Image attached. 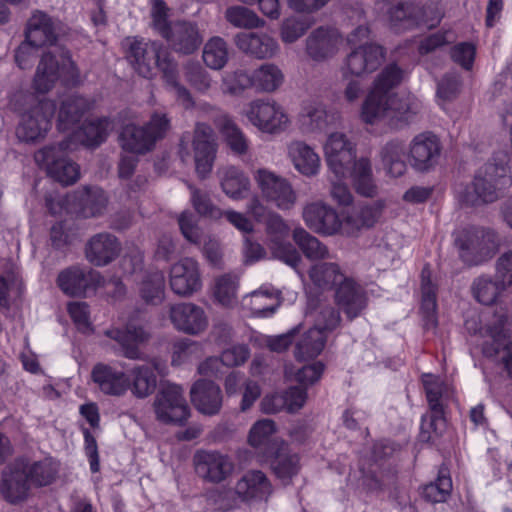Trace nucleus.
I'll use <instances>...</instances> for the list:
<instances>
[{
	"label": "nucleus",
	"mask_w": 512,
	"mask_h": 512,
	"mask_svg": "<svg viewBox=\"0 0 512 512\" xmlns=\"http://www.w3.org/2000/svg\"><path fill=\"white\" fill-rule=\"evenodd\" d=\"M122 46L128 62L139 75L151 78L158 68L178 103L185 108L193 106L190 92L177 81L176 64L166 49L157 42L144 41L136 37L124 39Z\"/></svg>",
	"instance_id": "nucleus-1"
},
{
	"label": "nucleus",
	"mask_w": 512,
	"mask_h": 512,
	"mask_svg": "<svg viewBox=\"0 0 512 512\" xmlns=\"http://www.w3.org/2000/svg\"><path fill=\"white\" fill-rule=\"evenodd\" d=\"M58 472L59 463L52 458H45L32 464L16 460L3 472L1 492L7 501L17 503L28 496L30 485H50Z\"/></svg>",
	"instance_id": "nucleus-2"
},
{
	"label": "nucleus",
	"mask_w": 512,
	"mask_h": 512,
	"mask_svg": "<svg viewBox=\"0 0 512 512\" xmlns=\"http://www.w3.org/2000/svg\"><path fill=\"white\" fill-rule=\"evenodd\" d=\"M217 154V143L212 128L197 123L193 134L185 133L179 144L178 155L184 164L195 165L196 174L204 179L212 171Z\"/></svg>",
	"instance_id": "nucleus-3"
},
{
	"label": "nucleus",
	"mask_w": 512,
	"mask_h": 512,
	"mask_svg": "<svg viewBox=\"0 0 512 512\" xmlns=\"http://www.w3.org/2000/svg\"><path fill=\"white\" fill-rule=\"evenodd\" d=\"M454 245L459 258L466 265L477 266L495 255L500 246V239L492 229L472 226L455 234Z\"/></svg>",
	"instance_id": "nucleus-4"
},
{
	"label": "nucleus",
	"mask_w": 512,
	"mask_h": 512,
	"mask_svg": "<svg viewBox=\"0 0 512 512\" xmlns=\"http://www.w3.org/2000/svg\"><path fill=\"white\" fill-rule=\"evenodd\" d=\"M512 183L508 168L502 164L487 163L475 175L463 193V201L471 206L493 203Z\"/></svg>",
	"instance_id": "nucleus-5"
},
{
	"label": "nucleus",
	"mask_w": 512,
	"mask_h": 512,
	"mask_svg": "<svg viewBox=\"0 0 512 512\" xmlns=\"http://www.w3.org/2000/svg\"><path fill=\"white\" fill-rule=\"evenodd\" d=\"M57 81L65 85H75L79 82V73L69 53L62 48L54 47L40 60L34 78V88L37 92L45 93Z\"/></svg>",
	"instance_id": "nucleus-6"
},
{
	"label": "nucleus",
	"mask_w": 512,
	"mask_h": 512,
	"mask_svg": "<svg viewBox=\"0 0 512 512\" xmlns=\"http://www.w3.org/2000/svg\"><path fill=\"white\" fill-rule=\"evenodd\" d=\"M243 115L252 126L268 135L282 134L292 125V117L286 107L272 98L250 101Z\"/></svg>",
	"instance_id": "nucleus-7"
},
{
	"label": "nucleus",
	"mask_w": 512,
	"mask_h": 512,
	"mask_svg": "<svg viewBox=\"0 0 512 512\" xmlns=\"http://www.w3.org/2000/svg\"><path fill=\"white\" fill-rule=\"evenodd\" d=\"M272 490L270 481L261 471H249L237 482L234 489H224L211 493L210 498L220 509L226 510L239 501L266 499Z\"/></svg>",
	"instance_id": "nucleus-8"
},
{
	"label": "nucleus",
	"mask_w": 512,
	"mask_h": 512,
	"mask_svg": "<svg viewBox=\"0 0 512 512\" xmlns=\"http://www.w3.org/2000/svg\"><path fill=\"white\" fill-rule=\"evenodd\" d=\"M170 128V120L164 113H154L150 121L143 127L133 124L126 125L120 135V143L124 151L143 154L153 148Z\"/></svg>",
	"instance_id": "nucleus-9"
},
{
	"label": "nucleus",
	"mask_w": 512,
	"mask_h": 512,
	"mask_svg": "<svg viewBox=\"0 0 512 512\" xmlns=\"http://www.w3.org/2000/svg\"><path fill=\"white\" fill-rule=\"evenodd\" d=\"M156 418L163 423L183 424L190 416V408L184 397V390L174 383H163L154 403Z\"/></svg>",
	"instance_id": "nucleus-10"
},
{
	"label": "nucleus",
	"mask_w": 512,
	"mask_h": 512,
	"mask_svg": "<svg viewBox=\"0 0 512 512\" xmlns=\"http://www.w3.org/2000/svg\"><path fill=\"white\" fill-rule=\"evenodd\" d=\"M254 181L262 197L280 210L294 207L297 195L289 181L267 168H259L253 173Z\"/></svg>",
	"instance_id": "nucleus-11"
},
{
	"label": "nucleus",
	"mask_w": 512,
	"mask_h": 512,
	"mask_svg": "<svg viewBox=\"0 0 512 512\" xmlns=\"http://www.w3.org/2000/svg\"><path fill=\"white\" fill-rule=\"evenodd\" d=\"M69 147V143L62 142L59 145L44 147L34 156L37 164L63 185L73 184L80 175L78 165L64 157V151Z\"/></svg>",
	"instance_id": "nucleus-12"
},
{
	"label": "nucleus",
	"mask_w": 512,
	"mask_h": 512,
	"mask_svg": "<svg viewBox=\"0 0 512 512\" xmlns=\"http://www.w3.org/2000/svg\"><path fill=\"white\" fill-rule=\"evenodd\" d=\"M54 112L55 104L51 100H42L24 112L16 128L17 138L26 143L42 140L50 129Z\"/></svg>",
	"instance_id": "nucleus-13"
},
{
	"label": "nucleus",
	"mask_w": 512,
	"mask_h": 512,
	"mask_svg": "<svg viewBox=\"0 0 512 512\" xmlns=\"http://www.w3.org/2000/svg\"><path fill=\"white\" fill-rule=\"evenodd\" d=\"M169 285L174 294L190 297L202 289L200 265L192 257H183L171 265Z\"/></svg>",
	"instance_id": "nucleus-14"
},
{
	"label": "nucleus",
	"mask_w": 512,
	"mask_h": 512,
	"mask_svg": "<svg viewBox=\"0 0 512 512\" xmlns=\"http://www.w3.org/2000/svg\"><path fill=\"white\" fill-rule=\"evenodd\" d=\"M92 382L105 395L120 397L129 391L131 379L120 362L98 363L91 371Z\"/></svg>",
	"instance_id": "nucleus-15"
},
{
	"label": "nucleus",
	"mask_w": 512,
	"mask_h": 512,
	"mask_svg": "<svg viewBox=\"0 0 512 512\" xmlns=\"http://www.w3.org/2000/svg\"><path fill=\"white\" fill-rule=\"evenodd\" d=\"M441 151L440 139L432 132H422L411 140L408 160L416 171L427 172L438 164Z\"/></svg>",
	"instance_id": "nucleus-16"
},
{
	"label": "nucleus",
	"mask_w": 512,
	"mask_h": 512,
	"mask_svg": "<svg viewBox=\"0 0 512 512\" xmlns=\"http://www.w3.org/2000/svg\"><path fill=\"white\" fill-rule=\"evenodd\" d=\"M56 40L52 19L41 11H35L27 23L26 40L16 50V59L23 63V54L33 50V46L53 45Z\"/></svg>",
	"instance_id": "nucleus-17"
},
{
	"label": "nucleus",
	"mask_w": 512,
	"mask_h": 512,
	"mask_svg": "<svg viewBox=\"0 0 512 512\" xmlns=\"http://www.w3.org/2000/svg\"><path fill=\"white\" fill-rule=\"evenodd\" d=\"M105 334L115 340L121 347L123 356L131 359H142V352L139 345L145 343L150 338V331L143 320L131 318L125 327V330L112 328Z\"/></svg>",
	"instance_id": "nucleus-18"
},
{
	"label": "nucleus",
	"mask_w": 512,
	"mask_h": 512,
	"mask_svg": "<svg viewBox=\"0 0 512 512\" xmlns=\"http://www.w3.org/2000/svg\"><path fill=\"white\" fill-rule=\"evenodd\" d=\"M328 168L336 178L342 179L348 174L355 159L353 144L342 133H332L324 147Z\"/></svg>",
	"instance_id": "nucleus-19"
},
{
	"label": "nucleus",
	"mask_w": 512,
	"mask_h": 512,
	"mask_svg": "<svg viewBox=\"0 0 512 512\" xmlns=\"http://www.w3.org/2000/svg\"><path fill=\"white\" fill-rule=\"evenodd\" d=\"M180 231L184 238L197 246H202V251L207 260L214 266L221 262L222 253L218 241L204 235L198 226L196 216L190 211L182 212L178 217Z\"/></svg>",
	"instance_id": "nucleus-20"
},
{
	"label": "nucleus",
	"mask_w": 512,
	"mask_h": 512,
	"mask_svg": "<svg viewBox=\"0 0 512 512\" xmlns=\"http://www.w3.org/2000/svg\"><path fill=\"white\" fill-rule=\"evenodd\" d=\"M169 319L177 331L188 335H198L208 327V318L203 308L191 302L171 305Z\"/></svg>",
	"instance_id": "nucleus-21"
},
{
	"label": "nucleus",
	"mask_w": 512,
	"mask_h": 512,
	"mask_svg": "<svg viewBox=\"0 0 512 512\" xmlns=\"http://www.w3.org/2000/svg\"><path fill=\"white\" fill-rule=\"evenodd\" d=\"M266 221V231L270 237L269 247L275 258L282 262L296 267L300 257L296 249L290 243H284L289 234V227L284 219L277 213H269Z\"/></svg>",
	"instance_id": "nucleus-22"
},
{
	"label": "nucleus",
	"mask_w": 512,
	"mask_h": 512,
	"mask_svg": "<svg viewBox=\"0 0 512 512\" xmlns=\"http://www.w3.org/2000/svg\"><path fill=\"white\" fill-rule=\"evenodd\" d=\"M197 473L211 482H221L234 470V463L229 456L216 451H201L194 456Z\"/></svg>",
	"instance_id": "nucleus-23"
},
{
	"label": "nucleus",
	"mask_w": 512,
	"mask_h": 512,
	"mask_svg": "<svg viewBox=\"0 0 512 512\" xmlns=\"http://www.w3.org/2000/svg\"><path fill=\"white\" fill-rule=\"evenodd\" d=\"M100 275L93 270L73 266L61 271L57 278L59 288L67 295L81 296L100 284Z\"/></svg>",
	"instance_id": "nucleus-24"
},
{
	"label": "nucleus",
	"mask_w": 512,
	"mask_h": 512,
	"mask_svg": "<svg viewBox=\"0 0 512 512\" xmlns=\"http://www.w3.org/2000/svg\"><path fill=\"white\" fill-rule=\"evenodd\" d=\"M386 208L384 200H377L359 206L344 216V235L357 236L362 230L373 228L381 219Z\"/></svg>",
	"instance_id": "nucleus-25"
},
{
	"label": "nucleus",
	"mask_w": 512,
	"mask_h": 512,
	"mask_svg": "<svg viewBox=\"0 0 512 512\" xmlns=\"http://www.w3.org/2000/svg\"><path fill=\"white\" fill-rule=\"evenodd\" d=\"M239 50L257 59H270L279 52L277 40L265 32H241L235 36Z\"/></svg>",
	"instance_id": "nucleus-26"
},
{
	"label": "nucleus",
	"mask_w": 512,
	"mask_h": 512,
	"mask_svg": "<svg viewBox=\"0 0 512 512\" xmlns=\"http://www.w3.org/2000/svg\"><path fill=\"white\" fill-rule=\"evenodd\" d=\"M190 397L196 410L203 415H216L222 407L221 389L212 381H196L191 387Z\"/></svg>",
	"instance_id": "nucleus-27"
},
{
	"label": "nucleus",
	"mask_w": 512,
	"mask_h": 512,
	"mask_svg": "<svg viewBox=\"0 0 512 512\" xmlns=\"http://www.w3.org/2000/svg\"><path fill=\"white\" fill-rule=\"evenodd\" d=\"M334 298L349 320L359 317L367 306L366 292L352 278L336 288Z\"/></svg>",
	"instance_id": "nucleus-28"
},
{
	"label": "nucleus",
	"mask_w": 512,
	"mask_h": 512,
	"mask_svg": "<svg viewBox=\"0 0 512 512\" xmlns=\"http://www.w3.org/2000/svg\"><path fill=\"white\" fill-rule=\"evenodd\" d=\"M217 177L222 192L233 201H241L250 192V179L246 173L233 165L220 167Z\"/></svg>",
	"instance_id": "nucleus-29"
},
{
	"label": "nucleus",
	"mask_w": 512,
	"mask_h": 512,
	"mask_svg": "<svg viewBox=\"0 0 512 512\" xmlns=\"http://www.w3.org/2000/svg\"><path fill=\"white\" fill-rule=\"evenodd\" d=\"M154 370L160 375L166 373V366L157 360L151 364L136 365L130 370V389L137 398H145L153 393L157 385V377Z\"/></svg>",
	"instance_id": "nucleus-30"
},
{
	"label": "nucleus",
	"mask_w": 512,
	"mask_h": 512,
	"mask_svg": "<svg viewBox=\"0 0 512 512\" xmlns=\"http://www.w3.org/2000/svg\"><path fill=\"white\" fill-rule=\"evenodd\" d=\"M384 58L381 46L368 44L359 46L347 57L346 67L350 74L361 76L375 71Z\"/></svg>",
	"instance_id": "nucleus-31"
},
{
	"label": "nucleus",
	"mask_w": 512,
	"mask_h": 512,
	"mask_svg": "<svg viewBox=\"0 0 512 512\" xmlns=\"http://www.w3.org/2000/svg\"><path fill=\"white\" fill-rule=\"evenodd\" d=\"M422 383L432 412L430 425L434 427V431H437V424L444 422L443 399L450 396V388L438 376L433 374H423Z\"/></svg>",
	"instance_id": "nucleus-32"
},
{
	"label": "nucleus",
	"mask_w": 512,
	"mask_h": 512,
	"mask_svg": "<svg viewBox=\"0 0 512 512\" xmlns=\"http://www.w3.org/2000/svg\"><path fill=\"white\" fill-rule=\"evenodd\" d=\"M120 252L117 238L109 233L93 236L86 245V258L95 266H104L113 261Z\"/></svg>",
	"instance_id": "nucleus-33"
},
{
	"label": "nucleus",
	"mask_w": 512,
	"mask_h": 512,
	"mask_svg": "<svg viewBox=\"0 0 512 512\" xmlns=\"http://www.w3.org/2000/svg\"><path fill=\"white\" fill-rule=\"evenodd\" d=\"M113 123L106 119L85 120V122L73 130L66 143H79L87 147L100 145L113 130Z\"/></svg>",
	"instance_id": "nucleus-34"
},
{
	"label": "nucleus",
	"mask_w": 512,
	"mask_h": 512,
	"mask_svg": "<svg viewBox=\"0 0 512 512\" xmlns=\"http://www.w3.org/2000/svg\"><path fill=\"white\" fill-rule=\"evenodd\" d=\"M270 466L277 479L284 485L291 483L301 468L298 454L292 453L282 440L270 461Z\"/></svg>",
	"instance_id": "nucleus-35"
},
{
	"label": "nucleus",
	"mask_w": 512,
	"mask_h": 512,
	"mask_svg": "<svg viewBox=\"0 0 512 512\" xmlns=\"http://www.w3.org/2000/svg\"><path fill=\"white\" fill-rule=\"evenodd\" d=\"M305 401V391L302 388L292 387L282 394L266 395L261 402V406L265 413H276L281 410L295 412L304 405Z\"/></svg>",
	"instance_id": "nucleus-36"
},
{
	"label": "nucleus",
	"mask_w": 512,
	"mask_h": 512,
	"mask_svg": "<svg viewBox=\"0 0 512 512\" xmlns=\"http://www.w3.org/2000/svg\"><path fill=\"white\" fill-rule=\"evenodd\" d=\"M174 49L183 54L194 52L201 44L202 37L195 24L177 22L172 26L169 37H165Z\"/></svg>",
	"instance_id": "nucleus-37"
},
{
	"label": "nucleus",
	"mask_w": 512,
	"mask_h": 512,
	"mask_svg": "<svg viewBox=\"0 0 512 512\" xmlns=\"http://www.w3.org/2000/svg\"><path fill=\"white\" fill-rule=\"evenodd\" d=\"M91 107V103L77 95H70L62 101L58 113V128L62 131L74 129L84 113Z\"/></svg>",
	"instance_id": "nucleus-38"
},
{
	"label": "nucleus",
	"mask_w": 512,
	"mask_h": 512,
	"mask_svg": "<svg viewBox=\"0 0 512 512\" xmlns=\"http://www.w3.org/2000/svg\"><path fill=\"white\" fill-rule=\"evenodd\" d=\"M390 95L372 89L366 97L361 111L365 123L374 124L382 120L390 123Z\"/></svg>",
	"instance_id": "nucleus-39"
},
{
	"label": "nucleus",
	"mask_w": 512,
	"mask_h": 512,
	"mask_svg": "<svg viewBox=\"0 0 512 512\" xmlns=\"http://www.w3.org/2000/svg\"><path fill=\"white\" fill-rule=\"evenodd\" d=\"M405 144L394 139L387 142L380 150V158L384 170L392 177H400L405 174L407 164L405 162Z\"/></svg>",
	"instance_id": "nucleus-40"
},
{
	"label": "nucleus",
	"mask_w": 512,
	"mask_h": 512,
	"mask_svg": "<svg viewBox=\"0 0 512 512\" xmlns=\"http://www.w3.org/2000/svg\"><path fill=\"white\" fill-rule=\"evenodd\" d=\"M293 238L303 251L306 259L311 262L309 278L314 286L318 287L320 285V269L318 267L320 243L318 239L309 235L303 228L295 229Z\"/></svg>",
	"instance_id": "nucleus-41"
},
{
	"label": "nucleus",
	"mask_w": 512,
	"mask_h": 512,
	"mask_svg": "<svg viewBox=\"0 0 512 512\" xmlns=\"http://www.w3.org/2000/svg\"><path fill=\"white\" fill-rule=\"evenodd\" d=\"M421 313L425 328H434L436 319V288L431 282V270L425 266L421 272Z\"/></svg>",
	"instance_id": "nucleus-42"
},
{
	"label": "nucleus",
	"mask_w": 512,
	"mask_h": 512,
	"mask_svg": "<svg viewBox=\"0 0 512 512\" xmlns=\"http://www.w3.org/2000/svg\"><path fill=\"white\" fill-rule=\"evenodd\" d=\"M253 88L258 92L273 93L284 83L282 69L274 63H264L253 70Z\"/></svg>",
	"instance_id": "nucleus-43"
},
{
	"label": "nucleus",
	"mask_w": 512,
	"mask_h": 512,
	"mask_svg": "<svg viewBox=\"0 0 512 512\" xmlns=\"http://www.w3.org/2000/svg\"><path fill=\"white\" fill-rule=\"evenodd\" d=\"M348 172H350L353 186L358 194L369 198L377 194V186L369 159H354L352 169H349Z\"/></svg>",
	"instance_id": "nucleus-44"
},
{
	"label": "nucleus",
	"mask_w": 512,
	"mask_h": 512,
	"mask_svg": "<svg viewBox=\"0 0 512 512\" xmlns=\"http://www.w3.org/2000/svg\"><path fill=\"white\" fill-rule=\"evenodd\" d=\"M139 295L148 304L159 305L165 298V276L160 270L146 271L139 283Z\"/></svg>",
	"instance_id": "nucleus-45"
},
{
	"label": "nucleus",
	"mask_w": 512,
	"mask_h": 512,
	"mask_svg": "<svg viewBox=\"0 0 512 512\" xmlns=\"http://www.w3.org/2000/svg\"><path fill=\"white\" fill-rule=\"evenodd\" d=\"M297 124L304 134H313L320 129V99L318 95L304 98L297 115Z\"/></svg>",
	"instance_id": "nucleus-46"
},
{
	"label": "nucleus",
	"mask_w": 512,
	"mask_h": 512,
	"mask_svg": "<svg viewBox=\"0 0 512 512\" xmlns=\"http://www.w3.org/2000/svg\"><path fill=\"white\" fill-rule=\"evenodd\" d=\"M74 199L78 202V213L83 218L101 215L107 204L104 191L97 187L84 189Z\"/></svg>",
	"instance_id": "nucleus-47"
},
{
	"label": "nucleus",
	"mask_w": 512,
	"mask_h": 512,
	"mask_svg": "<svg viewBox=\"0 0 512 512\" xmlns=\"http://www.w3.org/2000/svg\"><path fill=\"white\" fill-rule=\"evenodd\" d=\"M220 133L229 148L236 154H244L248 150V140L242 130L226 114H222L216 121Z\"/></svg>",
	"instance_id": "nucleus-48"
},
{
	"label": "nucleus",
	"mask_w": 512,
	"mask_h": 512,
	"mask_svg": "<svg viewBox=\"0 0 512 512\" xmlns=\"http://www.w3.org/2000/svg\"><path fill=\"white\" fill-rule=\"evenodd\" d=\"M421 105L418 99L412 95H390V123H407L420 111Z\"/></svg>",
	"instance_id": "nucleus-49"
},
{
	"label": "nucleus",
	"mask_w": 512,
	"mask_h": 512,
	"mask_svg": "<svg viewBox=\"0 0 512 512\" xmlns=\"http://www.w3.org/2000/svg\"><path fill=\"white\" fill-rule=\"evenodd\" d=\"M289 155L300 173L313 175L317 172L319 157L310 146L303 142H294L289 146Z\"/></svg>",
	"instance_id": "nucleus-50"
},
{
	"label": "nucleus",
	"mask_w": 512,
	"mask_h": 512,
	"mask_svg": "<svg viewBox=\"0 0 512 512\" xmlns=\"http://www.w3.org/2000/svg\"><path fill=\"white\" fill-rule=\"evenodd\" d=\"M248 299L251 314L255 317H269L274 314L278 306L276 293L267 287H261L259 290L252 292L245 301Z\"/></svg>",
	"instance_id": "nucleus-51"
},
{
	"label": "nucleus",
	"mask_w": 512,
	"mask_h": 512,
	"mask_svg": "<svg viewBox=\"0 0 512 512\" xmlns=\"http://www.w3.org/2000/svg\"><path fill=\"white\" fill-rule=\"evenodd\" d=\"M444 17V6L440 0H429L424 5L414 2V26L436 27Z\"/></svg>",
	"instance_id": "nucleus-52"
},
{
	"label": "nucleus",
	"mask_w": 512,
	"mask_h": 512,
	"mask_svg": "<svg viewBox=\"0 0 512 512\" xmlns=\"http://www.w3.org/2000/svg\"><path fill=\"white\" fill-rule=\"evenodd\" d=\"M239 280L234 273H227L215 280L213 295L222 306L231 307L237 301Z\"/></svg>",
	"instance_id": "nucleus-53"
},
{
	"label": "nucleus",
	"mask_w": 512,
	"mask_h": 512,
	"mask_svg": "<svg viewBox=\"0 0 512 512\" xmlns=\"http://www.w3.org/2000/svg\"><path fill=\"white\" fill-rule=\"evenodd\" d=\"M452 490V480L446 469H440L437 479L422 488V497L431 503L445 502Z\"/></svg>",
	"instance_id": "nucleus-54"
},
{
	"label": "nucleus",
	"mask_w": 512,
	"mask_h": 512,
	"mask_svg": "<svg viewBox=\"0 0 512 512\" xmlns=\"http://www.w3.org/2000/svg\"><path fill=\"white\" fill-rule=\"evenodd\" d=\"M506 288L497 279L493 281L489 277H479L474 281L472 291L478 302L491 305L496 302Z\"/></svg>",
	"instance_id": "nucleus-55"
},
{
	"label": "nucleus",
	"mask_w": 512,
	"mask_h": 512,
	"mask_svg": "<svg viewBox=\"0 0 512 512\" xmlns=\"http://www.w3.org/2000/svg\"><path fill=\"white\" fill-rule=\"evenodd\" d=\"M320 353V327L305 332L296 344L295 356L299 361L314 360Z\"/></svg>",
	"instance_id": "nucleus-56"
},
{
	"label": "nucleus",
	"mask_w": 512,
	"mask_h": 512,
	"mask_svg": "<svg viewBox=\"0 0 512 512\" xmlns=\"http://www.w3.org/2000/svg\"><path fill=\"white\" fill-rule=\"evenodd\" d=\"M203 60L211 69H222L228 61V49L225 41L220 37L211 38L204 46Z\"/></svg>",
	"instance_id": "nucleus-57"
},
{
	"label": "nucleus",
	"mask_w": 512,
	"mask_h": 512,
	"mask_svg": "<svg viewBox=\"0 0 512 512\" xmlns=\"http://www.w3.org/2000/svg\"><path fill=\"white\" fill-rule=\"evenodd\" d=\"M22 290V281L17 272L0 274V307L8 309L11 301L18 297Z\"/></svg>",
	"instance_id": "nucleus-58"
},
{
	"label": "nucleus",
	"mask_w": 512,
	"mask_h": 512,
	"mask_svg": "<svg viewBox=\"0 0 512 512\" xmlns=\"http://www.w3.org/2000/svg\"><path fill=\"white\" fill-rule=\"evenodd\" d=\"M275 423L269 419H263L256 422L249 433V443L253 447H261L272 442L273 446H280V440L274 439L272 436L275 432Z\"/></svg>",
	"instance_id": "nucleus-59"
},
{
	"label": "nucleus",
	"mask_w": 512,
	"mask_h": 512,
	"mask_svg": "<svg viewBox=\"0 0 512 512\" xmlns=\"http://www.w3.org/2000/svg\"><path fill=\"white\" fill-rule=\"evenodd\" d=\"M308 17H290L283 21L280 28L281 40L290 44L297 41L312 26Z\"/></svg>",
	"instance_id": "nucleus-60"
},
{
	"label": "nucleus",
	"mask_w": 512,
	"mask_h": 512,
	"mask_svg": "<svg viewBox=\"0 0 512 512\" xmlns=\"http://www.w3.org/2000/svg\"><path fill=\"white\" fill-rule=\"evenodd\" d=\"M253 88L252 73L248 74L244 70H237L232 73H226L222 78V91L230 95H240L247 88Z\"/></svg>",
	"instance_id": "nucleus-61"
},
{
	"label": "nucleus",
	"mask_w": 512,
	"mask_h": 512,
	"mask_svg": "<svg viewBox=\"0 0 512 512\" xmlns=\"http://www.w3.org/2000/svg\"><path fill=\"white\" fill-rule=\"evenodd\" d=\"M227 21L238 28H255L261 25L259 17L243 6H234L226 10Z\"/></svg>",
	"instance_id": "nucleus-62"
},
{
	"label": "nucleus",
	"mask_w": 512,
	"mask_h": 512,
	"mask_svg": "<svg viewBox=\"0 0 512 512\" xmlns=\"http://www.w3.org/2000/svg\"><path fill=\"white\" fill-rule=\"evenodd\" d=\"M169 9L162 0L151 1V18L153 28L164 38L169 37L173 24L168 21Z\"/></svg>",
	"instance_id": "nucleus-63"
},
{
	"label": "nucleus",
	"mask_w": 512,
	"mask_h": 512,
	"mask_svg": "<svg viewBox=\"0 0 512 512\" xmlns=\"http://www.w3.org/2000/svg\"><path fill=\"white\" fill-rule=\"evenodd\" d=\"M200 345L191 340H180L173 344L171 363L173 366H180L191 361L198 355Z\"/></svg>",
	"instance_id": "nucleus-64"
}]
</instances>
